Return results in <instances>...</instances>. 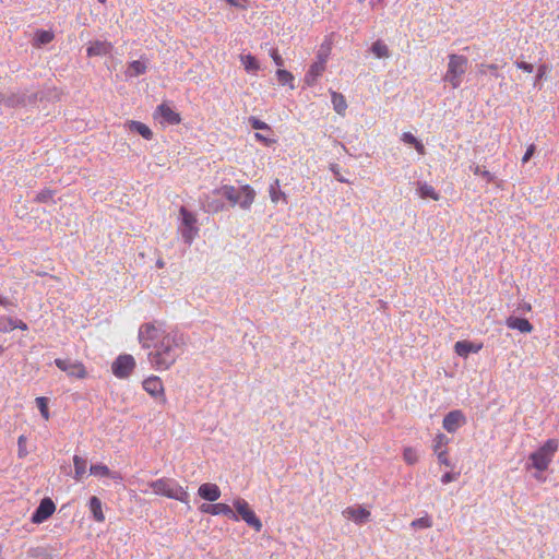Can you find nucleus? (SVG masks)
<instances>
[{
    "mask_svg": "<svg viewBox=\"0 0 559 559\" xmlns=\"http://www.w3.org/2000/svg\"><path fill=\"white\" fill-rule=\"evenodd\" d=\"M138 340L144 349H148L147 359L156 370H168L175 365L186 345L182 333L166 328L160 321L141 324Z\"/></svg>",
    "mask_w": 559,
    "mask_h": 559,
    "instance_id": "f257e3e1",
    "label": "nucleus"
},
{
    "mask_svg": "<svg viewBox=\"0 0 559 559\" xmlns=\"http://www.w3.org/2000/svg\"><path fill=\"white\" fill-rule=\"evenodd\" d=\"M213 193L226 198L231 205L238 204L245 210H248L251 206L255 198V191L249 185H245L239 189L234 186L225 185L215 189Z\"/></svg>",
    "mask_w": 559,
    "mask_h": 559,
    "instance_id": "f03ea898",
    "label": "nucleus"
},
{
    "mask_svg": "<svg viewBox=\"0 0 559 559\" xmlns=\"http://www.w3.org/2000/svg\"><path fill=\"white\" fill-rule=\"evenodd\" d=\"M148 485L156 495L165 496L187 504L189 503L188 491L174 478L163 477L151 481Z\"/></svg>",
    "mask_w": 559,
    "mask_h": 559,
    "instance_id": "7ed1b4c3",
    "label": "nucleus"
},
{
    "mask_svg": "<svg viewBox=\"0 0 559 559\" xmlns=\"http://www.w3.org/2000/svg\"><path fill=\"white\" fill-rule=\"evenodd\" d=\"M468 67V59L465 56L451 53L449 55L448 69L443 75V81L449 83L452 88H457L463 82V76Z\"/></svg>",
    "mask_w": 559,
    "mask_h": 559,
    "instance_id": "20e7f679",
    "label": "nucleus"
},
{
    "mask_svg": "<svg viewBox=\"0 0 559 559\" xmlns=\"http://www.w3.org/2000/svg\"><path fill=\"white\" fill-rule=\"evenodd\" d=\"M557 450L558 441L555 439L547 440L539 449L530 454L532 466L539 472L546 471Z\"/></svg>",
    "mask_w": 559,
    "mask_h": 559,
    "instance_id": "39448f33",
    "label": "nucleus"
},
{
    "mask_svg": "<svg viewBox=\"0 0 559 559\" xmlns=\"http://www.w3.org/2000/svg\"><path fill=\"white\" fill-rule=\"evenodd\" d=\"M234 508L236 510V515L238 514L247 523L248 526L253 528L255 532H261L263 526L262 522L255 515L254 511L250 508L249 503L245 499H235Z\"/></svg>",
    "mask_w": 559,
    "mask_h": 559,
    "instance_id": "423d86ee",
    "label": "nucleus"
},
{
    "mask_svg": "<svg viewBox=\"0 0 559 559\" xmlns=\"http://www.w3.org/2000/svg\"><path fill=\"white\" fill-rule=\"evenodd\" d=\"M179 212L181 217V235L185 242L190 245L199 231V228L197 227V217L185 206H181Z\"/></svg>",
    "mask_w": 559,
    "mask_h": 559,
    "instance_id": "0eeeda50",
    "label": "nucleus"
},
{
    "mask_svg": "<svg viewBox=\"0 0 559 559\" xmlns=\"http://www.w3.org/2000/svg\"><path fill=\"white\" fill-rule=\"evenodd\" d=\"M55 365L63 372L68 374L70 378L75 379H85L87 377V371L85 366L79 360L72 359H55Z\"/></svg>",
    "mask_w": 559,
    "mask_h": 559,
    "instance_id": "6e6552de",
    "label": "nucleus"
},
{
    "mask_svg": "<svg viewBox=\"0 0 559 559\" xmlns=\"http://www.w3.org/2000/svg\"><path fill=\"white\" fill-rule=\"evenodd\" d=\"M134 367V358L131 355L124 354L118 356V358L112 362L111 370L117 378L126 379L132 373Z\"/></svg>",
    "mask_w": 559,
    "mask_h": 559,
    "instance_id": "1a4fd4ad",
    "label": "nucleus"
},
{
    "mask_svg": "<svg viewBox=\"0 0 559 559\" xmlns=\"http://www.w3.org/2000/svg\"><path fill=\"white\" fill-rule=\"evenodd\" d=\"M466 417L460 409H454L448 413L442 421L443 428L450 432H455L461 426L465 425Z\"/></svg>",
    "mask_w": 559,
    "mask_h": 559,
    "instance_id": "9d476101",
    "label": "nucleus"
},
{
    "mask_svg": "<svg viewBox=\"0 0 559 559\" xmlns=\"http://www.w3.org/2000/svg\"><path fill=\"white\" fill-rule=\"evenodd\" d=\"M56 507L50 498H45L32 515V522L39 524L46 521L55 512Z\"/></svg>",
    "mask_w": 559,
    "mask_h": 559,
    "instance_id": "9b49d317",
    "label": "nucleus"
},
{
    "mask_svg": "<svg viewBox=\"0 0 559 559\" xmlns=\"http://www.w3.org/2000/svg\"><path fill=\"white\" fill-rule=\"evenodd\" d=\"M200 511L202 513H209L212 515L224 514L234 521L238 520V515H236V513L234 512L231 507H229L226 503H215V504L203 503L200 507Z\"/></svg>",
    "mask_w": 559,
    "mask_h": 559,
    "instance_id": "f8f14e48",
    "label": "nucleus"
},
{
    "mask_svg": "<svg viewBox=\"0 0 559 559\" xmlns=\"http://www.w3.org/2000/svg\"><path fill=\"white\" fill-rule=\"evenodd\" d=\"M143 389L153 397H159L163 403L166 402L164 385L158 377L152 376L145 379L143 381Z\"/></svg>",
    "mask_w": 559,
    "mask_h": 559,
    "instance_id": "ddd939ff",
    "label": "nucleus"
},
{
    "mask_svg": "<svg viewBox=\"0 0 559 559\" xmlns=\"http://www.w3.org/2000/svg\"><path fill=\"white\" fill-rule=\"evenodd\" d=\"M343 515L358 524H362L368 521L370 512L362 507H348L343 511Z\"/></svg>",
    "mask_w": 559,
    "mask_h": 559,
    "instance_id": "4468645a",
    "label": "nucleus"
},
{
    "mask_svg": "<svg viewBox=\"0 0 559 559\" xmlns=\"http://www.w3.org/2000/svg\"><path fill=\"white\" fill-rule=\"evenodd\" d=\"M198 493L202 499L213 502L219 499L221 489L215 484L205 483L199 487Z\"/></svg>",
    "mask_w": 559,
    "mask_h": 559,
    "instance_id": "2eb2a0df",
    "label": "nucleus"
},
{
    "mask_svg": "<svg viewBox=\"0 0 559 559\" xmlns=\"http://www.w3.org/2000/svg\"><path fill=\"white\" fill-rule=\"evenodd\" d=\"M26 104V97L24 94L20 93H10L3 94L0 93V105H3L9 108H14L19 106H24Z\"/></svg>",
    "mask_w": 559,
    "mask_h": 559,
    "instance_id": "dca6fc26",
    "label": "nucleus"
},
{
    "mask_svg": "<svg viewBox=\"0 0 559 559\" xmlns=\"http://www.w3.org/2000/svg\"><path fill=\"white\" fill-rule=\"evenodd\" d=\"M111 50H112L111 43L95 40L90 44L86 52H87L88 57H96V56H106V55L110 53Z\"/></svg>",
    "mask_w": 559,
    "mask_h": 559,
    "instance_id": "f3484780",
    "label": "nucleus"
},
{
    "mask_svg": "<svg viewBox=\"0 0 559 559\" xmlns=\"http://www.w3.org/2000/svg\"><path fill=\"white\" fill-rule=\"evenodd\" d=\"M325 70L324 60L323 61H316L312 63L305 76V83L308 86H313L317 83V80L319 76L322 75V73Z\"/></svg>",
    "mask_w": 559,
    "mask_h": 559,
    "instance_id": "a211bd4d",
    "label": "nucleus"
},
{
    "mask_svg": "<svg viewBox=\"0 0 559 559\" xmlns=\"http://www.w3.org/2000/svg\"><path fill=\"white\" fill-rule=\"evenodd\" d=\"M92 475L96 477H109L115 480H122V476L117 472H111L105 464H93L90 467Z\"/></svg>",
    "mask_w": 559,
    "mask_h": 559,
    "instance_id": "6ab92c4d",
    "label": "nucleus"
},
{
    "mask_svg": "<svg viewBox=\"0 0 559 559\" xmlns=\"http://www.w3.org/2000/svg\"><path fill=\"white\" fill-rule=\"evenodd\" d=\"M215 195L213 192L210 194L204 195V198L201 201L202 207L207 213H217L224 209V203L217 199H215Z\"/></svg>",
    "mask_w": 559,
    "mask_h": 559,
    "instance_id": "aec40b11",
    "label": "nucleus"
},
{
    "mask_svg": "<svg viewBox=\"0 0 559 559\" xmlns=\"http://www.w3.org/2000/svg\"><path fill=\"white\" fill-rule=\"evenodd\" d=\"M481 344H475L468 341H459L454 345L455 353L461 357H466L469 353H477Z\"/></svg>",
    "mask_w": 559,
    "mask_h": 559,
    "instance_id": "412c9836",
    "label": "nucleus"
},
{
    "mask_svg": "<svg viewBox=\"0 0 559 559\" xmlns=\"http://www.w3.org/2000/svg\"><path fill=\"white\" fill-rule=\"evenodd\" d=\"M507 325L523 333H530L533 330V325L524 318L510 317L507 320Z\"/></svg>",
    "mask_w": 559,
    "mask_h": 559,
    "instance_id": "4be33fe9",
    "label": "nucleus"
},
{
    "mask_svg": "<svg viewBox=\"0 0 559 559\" xmlns=\"http://www.w3.org/2000/svg\"><path fill=\"white\" fill-rule=\"evenodd\" d=\"M127 127L132 132H138L140 135H142L145 140H151L153 138L152 130L144 123L140 121H128Z\"/></svg>",
    "mask_w": 559,
    "mask_h": 559,
    "instance_id": "5701e85b",
    "label": "nucleus"
},
{
    "mask_svg": "<svg viewBox=\"0 0 559 559\" xmlns=\"http://www.w3.org/2000/svg\"><path fill=\"white\" fill-rule=\"evenodd\" d=\"M147 64L144 60H134L129 63L126 75L129 78H135L146 72Z\"/></svg>",
    "mask_w": 559,
    "mask_h": 559,
    "instance_id": "b1692460",
    "label": "nucleus"
},
{
    "mask_svg": "<svg viewBox=\"0 0 559 559\" xmlns=\"http://www.w3.org/2000/svg\"><path fill=\"white\" fill-rule=\"evenodd\" d=\"M331 100H332L334 110L338 115L345 116L346 109H347V103H346L345 97L341 93L331 92Z\"/></svg>",
    "mask_w": 559,
    "mask_h": 559,
    "instance_id": "393cba45",
    "label": "nucleus"
},
{
    "mask_svg": "<svg viewBox=\"0 0 559 559\" xmlns=\"http://www.w3.org/2000/svg\"><path fill=\"white\" fill-rule=\"evenodd\" d=\"M158 112L162 116V118L170 124H176V123L180 122L179 114L175 112L167 105H164V104L159 105Z\"/></svg>",
    "mask_w": 559,
    "mask_h": 559,
    "instance_id": "a878e982",
    "label": "nucleus"
},
{
    "mask_svg": "<svg viewBox=\"0 0 559 559\" xmlns=\"http://www.w3.org/2000/svg\"><path fill=\"white\" fill-rule=\"evenodd\" d=\"M240 61L248 73L254 74L260 70V63L252 55H240Z\"/></svg>",
    "mask_w": 559,
    "mask_h": 559,
    "instance_id": "bb28decb",
    "label": "nucleus"
},
{
    "mask_svg": "<svg viewBox=\"0 0 559 559\" xmlns=\"http://www.w3.org/2000/svg\"><path fill=\"white\" fill-rule=\"evenodd\" d=\"M90 510H91L93 518L96 522L105 521V515L102 510V501L99 498L93 496L90 499Z\"/></svg>",
    "mask_w": 559,
    "mask_h": 559,
    "instance_id": "cd10ccee",
    "label": "nucleus"
},
{
    "mask_svg": "<svg viewBox=\"0 0 559 559\" xmlns=\"http://www.w3.org/2000/svg\"><path fill=\"white\" fill-rule=\"evenodd\" d=\"M417 191L421 199L430 198L435 201L439 200V194L435 191L433 187L426 182H418Z\"/></svg>",
    "mask_w": 559,
    "mask_h": 559,
    "instance_id": "c85d7f7f",
    "label": "nucleus"
},
{
    "mask_svg": "<svg viewBox=\"0 0 559 559\" xmlns=\"http://www.w3.org/2000/svg\"><path fill=\"white\" fill-rule=\"evenodd\" d=\"M73 464H74V478L75 480L80 481L86 472V465L87 462L85 459L74 455L73 457Z\"/></svg>",
    "mask_w": 559,
    "mask_h": 559,
    "instance_id": "c756f323",
    "label": "nucleus"
},
{
    "mask_svg": "<svg viewBox=\"0 0 559 559\" xmlns=\"http://www.w3.org/2000/svg\"><path fill=\"white\" fill-rule=\"evenodd\" d=\"M53 38H55V35L52 32L39 29L35 34L34 45L35 46L47 45V44L51 43L53 40Z\"/></svg>",
    "mask_w": 559,
    "mask_h": 559,
    "instance_id": "7c9ffc66",
    "label": "nucleus"
},
{
    "mask_svg": "<svg viewBox=\"0 0 559 559\" xmlns=\"http://www.w3.org/2000/svg\"><path fill=\"white\" fill-rule=\"evenodd\" d=\"M270 198L273 203H277L281 199L286 201V194L280 189V180L275 181L270 186L269 189Z\"/></svg>",
    "mask_w": 559,
    "mask_h": 559,
    "instance_id": "2f4dec72",
    "label": "nucleus"
},
{
    "mask_svg": "<svg viewBox=\"0 0 559 559\" xmlns=\"http://www.w3.org/2000/svg\"><path fill=\"white\" fill-rule=\"evenodd\" d=\"M371 51L377 58H389L390 51L388 46L380 39L376 40L371 46Z\"/></svg>",
    "mask_w": 559,
    "mask_h": 559,
    "instance_id": "473e14b6",
    "label": "nucleus"
},
{
    "mask_svg": "<svg viewBox=\"0 0 559 559\" xmlns=\"http://www.w3.org/2000/svg\"><path fill=\"white\" fill-rule=\"evenodd\" d=\"M402 141L407 144L414 145L415 150L419 154L424 155L426 153V150H425V146L423 145V143L419 142L411 132H404L402 134Z\"/></svg>",
    "mask_w": 559,
    "mask_h": 559,
    "instance_id": "72a5a7b5",
    "label": "nucleus"
},
{
    "mask_svg": "<svg viewBox=\"0 0 559 559\" xmlns=\"http://www.w3.org/2000/svg\"><path fill=\"white\" fill-rule=\"evenodd\" d=\"M276 76H277V80L280 82V84L282 85H289V87L293 90L295 88L293 82H294V75L287 71V70H283V69H278L276 71Z\"/></svg>",
    "mask_w": 559,
    "mask_h": 559,
    "instance_id": "f704fd0d",
    "label": "nucleus"
},
{
    "mask_svg": "<svg viewBox=\"0 0 559 559\" xmlns=\"http://www.w3.org/2000/svg\"><path fill=\"white\" fill-rule=\"evenodd\" d=\"M450 439L444 433H438L433 440V452L445 451Z\"/></svg>",
    "mask_w": 559,
    "mask_h": 559,
    "instance_id": "c9c22d12",
    "label": "nucleus"
},
{
    "mask_svg": "<svg viewBox=\"0 0 559 559\" xmlns=\"http://www.w3.org/2000/svg\"><path fill=\"white\" fill-rule=\"evenodd\" d=\"M403 459L408 465H414L418 462V454L414 448L407 447L403 451Z\"/></svg>",
    "mask_w": 559,
    "mask_h": 559,
    "instance_id": "e433bc0d",
    "label": "nucleus"
},
{
    "mask_svg": "<svg viewBox=\"0 0 559 559\" xmlns=\"http://www.w3.org/2000/svg\"><path fill=\"white\" fill-rule=\"evenodd\" d=\"M469 168L474 175L481 176L487 182H492L495 180V176L490 171L483 169L479 165H471Z\"/></svg>",
    "mask_w": 559,
    "mask_h": 559,
    "instance_id": "4c0bfd02",
    "label": "nucleus"
},
{
    "mask_svg": "<svg viewBox=\"0 0 559 559\" xmlns=\"http://www.w3.org/2000/svg\"><path fill=\"white\" fill-rule=\"evenodd\" d=\"M36 405L39 408L41 416L48 420L49 419V411H48V399L47 397H37Z\"/></svg>",
    "mask_w": 559,
    "mask_h": 559,
    "instance_id": "58836bf2",
    "label": "nucleus"
},
{
    "mask_svg": "<svg viewBox=\"0 0 559 559\" xmlns=\"http://www.w3.org/2000/svg\"><path fill=\"white\" fill-rule=\"evenodd\" d=\"M411 526L414 528H429L432 526V521L430 520L429 516L426 515V516L414 520L411 523Z\"/></svg>",
    "mask_w": 559,
    "mask_h": 559,
    "instance_id": "ea45409f",
    "label": "nucleus"
},
{
    "mask_svg": "<svg viewBox=\"0 0 559 559\" xmlns=\"http://www.w3.org/2000/svg\"><path fill=\"white\" fill-rule=\"evenodd\" d=\"M248 121H249L251 128L254 130H269V131L271 130L269 124H266L264 121H262L255 117H250Z\"/></svg>",
    "mask_w": 559,
    "mask_h": 559,
    "instance_id": "a19ab883",
    "label": "nucleus"
},
{
    "mask_svg": "<svg viewBox=\"0 0 559 559\" xmlns=\"http://www.w3.org/2000/svg\"><path fill=\"white\" fill-rule=\"evenodd\" d=\"M53 197V191L50 189H44L41 190L35 198V201L38 203H45L49 200H51Z\"/></svg>",
    "mask_w": 559,
    "mask_h": 559,
    "instance_id": "79ce46f5",
    "label": "nucleus"
},
{
    "mask_svg": "<svg viewBox=\"0 0 559 559\" xmlns=\"http://www.w3.org/2000/svg\"><path fill=\"white\" fill-rule=\"evenodd\" d=\"M486 69H490V72L492 73V75H495L496 78L499 76L498 74V64H495V63H490V64H485V63H481L479 64L478 67V73L480 75L485 74L486 73Z\"/></svg>",
    "mask_w": 559,
    "mask_h": 559,
    "instance_id": "37998d69",
    "label": "nucleus"
},
{
    "mask_svg": "<svg viewBox=\"0 0 559 559\" xmlns=\"http://www.w3.org/2000/svg\"><path fill=\"white\" fill-rule=\"evenodd\" d=\"M547 70H548V67L546 64H540L538 67L537 74H536L535 81H534L535 87H537L539 84V81H542L545 78Z\"/></svg>",
    "mask_w": 559,
    "mask_h": 559,
    "instance_id": "c03bdc74",
    "label": "nucleus"
},
{
    "mask_svg": "<svg viewBox=\"0 0 559 559\" xmlns=\"http://www.w3.org/2000/svg\"><path fill=\"white\" fill-rule=\"evenodd\" d=\"M9 326L11 330L21 329L23 331L27 330L26 323L19 319H9Z\"/></svg>",
    "mask_w": 559,
    "mask_h": 559,
    "instance_id": "a18cd8bd",
    "label": "nucleus"
},
{
    "mask_svg": "<svg viewBox=\"0 0 559 559\" xmlns=\"http://www.w3.org/2000/svg\"><path fill=\"white\" fill-rule=\"evenodd\" d=\"M436 455H437L438 461H439L440 464L445 465L447 467H452V464H451V462L448 459L447 450L445 451H441V452H437Z\"/></svg>",
    "mask_w": 559,
    "mask_h": 559,
    "instance_id": "49530a36",
    "label": "nucleus"
},
{
    "mask_svg": "<svg viewBox=\"0 0 559 559\" xmlns=\"http://www.w3.org/2000/svg\"><path fill=\"white\" fill-rule=\"evenodd\" d=\"M329 53H330V46H328L326 48H324V46H321V48L318 52V61L324 60V66H325L326 61H328Z\"/></svg>",
    "mask_w": 559,
    "mask_h": 559,
    "instance_id": "de8ad7c7",
    "label": "nucleus"
},
{
    "mask_svg": "<svg viewBox=\"0 0 559 559\" xmlns=\"http://www.w3.org/2000/svg\"><path fill=\"white\" fill-rule=\"evenodd\" d=\"M270 56L272 57L273 61L277 67H282L284 64L283 58L280 56L278 51L276 49H272L270 51Z\"/></svg>",
    "mask_w": 559,
    "mask_h": 559,
    "instance_id": "09e8293b",
    "label": "nucleus"
},
{
    "mask_svg": "<svg viewBox=\"0 0 559 559\" xmlns=\"http://www.w3.org/2000/svg\"><path fill=\"white\" fill-rule=\"evenodd\" d=\"M515 66H516L519 69H521V70H523V71H525V72H528V73H532V72H533V70H534L533 64L527 63V62H525V61H516V62H515Z\"/></svg>",
    "mask_w": 559,
    "mask_h": 559,
    "instance_id": "8fccbe9b",
    "label": "nucleus"
},
{
    "mask_svg": "<svg viewBox=\"0 0 559 559\" xmlns=\"http://www.w3.org/2000/svg\"><path fill=\"white\" fill-rule=\"evenodd\" d=\"M330 169L335 175L336 179L340 182H347V179H345L343 176H341L337 164H331Z\"/></svg>",
    "mask_w": 559,
    "mask_h": 559,
    "instance_id": "3c124183",
    "label": "nucleus"
},
{
    "mask_svg": "<svg viewBox=\"0 0 559 559\" xmlns=\"http://www.w3.org/2000/svg\"><path fill=\"white\" fill-rule=\"evenodd\" d=\"M534 153H535V145L531 144L527 147V150H526V152H525V154H524V156L522 158V162L523 163H527L531 159V157L534 155Z\"/></svg>",
    "mask_w": 559,
    "mask_h": 559,
    "instance_id": "603ef678",
    "label": "nucleus"
},
{
    "mask_svg": "<svg viewBox=\"0 0 559 559\" xmlns=\"http://www.w3.org/2000/svg\"><path fill=\"white\" fill-rule=\"evenodd\" d=\"M456 477H457V474H454V473L449 472V473H445V474L441 477V481H442L443 484H449V483H451V481L455 480V479H456Z\"/></svg>",
    "mask_w": 559,
    "mask_h": 559,
    "instance_id": "864d4df0",
    "label": "nucleus"
},
{
    "mask_svg": "<svg viewBox=\"0 0 559 559\" xmlns=\"http://www.w3.org/2000/svg\"><path fill=\"white\" fill-rule=\"evenodd\" d=\"M255 139L262 143H264L265 145H271L272 143H274L275 141L274 140H270L267 138H265L263 134L261 133H255L254 134Z\"/></svg>",
    "mask_w": 559,
    "mask_h": 559,
    "instance_id": "5fc2aeb1",
    "label": "nucleus"
},
{
    "mask_svg": "<svg viewBox=\"0 0 559 559\" xmlns=\"http://www.w3.org/2000/svg\"><path fill=\"white\" fill-rule=\"evenodd\" d=\"M0 305L3 307H9L12 306L13 304L8 298L0 296Z\"/></svg>",
    "mask_w": 559,
    "mask_h": 559,
    "instance_id": "6e6d98bb",
    "label": "nucleus"
},
{
    "mask_svg": "<svg viewBox=\"0 0 559 559\" xmlns=\"http://www.w3.org/2000/svg\"><path fill=\"white\" fill-rule=\"evenodd\" d=\"M230 5L237 7V8H243L237 0H226Z\"/></svg>",
    "mask_w": 559,
    "mask_h": 559,
    "instance_id": "4d7b16f0",
    "label": "nucleus"
},
{
    "mask_svg": "<svg viewBox=\"0 0 559 559\" xmlns=\"http://www.w3.org/2000/svg\"><path fill=\"white\" fill-rule=\"evenodd\" d=\"M164 265H165V262L162 259L157 260V262H156L157 267L163 269Z\"/></svg>",
    "mask_w": 559,
    "mask_h": 559,
    "instance_id": "13d9d810",
    "label": "nucleus"
},
{
    "mask_svg": "<svg viewBox=\"0 0 559 559\" xmlns=\"http://www.w3.org/2000/svg\"><path fill=\"white\" fill-rule=\"evenodd\" d=\"M24 441H25V437H24V436H21V437L19 438V444L21 445V444H22V442H24Z\"/></svg>",
    "mask_w": 559,
    "mask_h": 559,
    "instance_id": "bf43d9fd",
    "label": "nucleus"
},
{
    "mask_svg": "<svg viewBox=\"0 0 559 559\" xmlns=\"http://www.w3.org/2000/svg\"><path fill=\"white\" fill-rule=\"evenodd\" d=\"M4 348L0 345V355L3 353Z\"/></svg>",
    "mask_w": 559,
    "mask_h": 559,
    "instance_id": "052dcab7",
    "label": "nucleus"
},
{
    "mask_svg": "<svg viewBox=\"0 0 559 559\" xmlns=\"http://www.w3.org/2000/svg\"><path fill=\"white\" fill-rule=\"evenodd\" d=\"M0 559H3V557H2V550H1V549H0Z\"/></svg>",
    "mask_w": 559,
    "mask_h": 559,
    "instance_id": "680f3d73",
    "label": "nucleus"
},
{
    "mask_svg": "<svg viewBox=\"0 0 559 559\" xmlns=\"http://www.w3.org/2000/svg\"><path fill=\"white\" fill-rule=\"evenodd\" d=\"M98 1H99L100 3H105V2H106V0H98Z\"/></svg>",
    "mask_w": 559,
    "mask_h": 559,
    "instance_id": "e2e57ef3",
    "label": "nucleus"
}]
</instances>
